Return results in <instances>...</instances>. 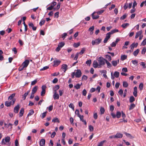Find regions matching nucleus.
<instances>
[{"mask_svg": "<svg viewBox=\"0 0 146 146\" xmlns=\"http://www.w3.org/2000/svg\"><path fill=\"white\" fill-rule=\"evenodd\" d=\"M105 60L102 57H100L98 60V61L99 62V68H100L101 66L105 64Z\"/></svg>", "mask_w": 146, "mask_h": 146, "instance_id": "1", "label": "nucleus"}, {"mask_svg": "<svg viewBox=\"0 0 146 146\" xmlns=\"http://www.w3.org/2000/svg\"><path fill=\"white\" fill-rule=\"evenodd\" d=\"M15 101V99H13L10 102L6 101L5 102V105L7 107H9L11 105H13Z\"/></svg>", "mask_w": 146, "mask_h": 146, "instance_id": "2", "label": "nucleus"}, {"mask_svg": "<svg viewBox=\"0 0 146 146\" xmlns=\"http://www.w3.org/2000/svg\"><path fill=\"white\" fill-rule=\"evenodd\" d=\"M102 40V39L99 38L95 40H92V44L93 45L95 44L98 45L100 43Z\"/></svg>", "mask_w": 146, "mask_h": 146, "instance_id": "3", "label": "nucleus"}, {"mask_svg": "<svg viewBox=\"0 0 146 146\" xmlns=\"http://www.w3.org/2000/svg\"><path fill=\"white\" fill-rule=\"evenodd\" d=\"M64 42H61L59 43L58 45V47L56 49V50L58 52H59L61 48L64 46Z\"/></svg>", "mask_w": 146, "mask_h": 146, "instance_id": "4", "label": "nucleus"}, {"mask_svg": "<svg viewBox=\"0 0 146 146\" xmlns=\"http://www.w3.org/2000/svg\"><path fill=\"white\" fill-rule=\"evenodd\" d=\"M138 43H133L130 46L131 49L129 50V52H133L134 48L137 47L138 46Z\"/></svg>", "mask_w": 146, "mask_h": 146, "instance_id": "5", "label": "nucleus"}, {"mask_svg": "<svg viewBox=\"0 0 146 146\" xmlns=\"http://www.w3.org/2000/svg\"><path fill=\"white\" fill-rule=\"evenodd\" d=\"M10 141V137L7 136L5 138V139H3L2 141V144H5L9 142Z\"/></svg>", "mask_w": 146, "mask_h": 146, "instance_id": "6", "label": "nucleus"}, {"mask_svg": "<svg viewBox=\"0 0 146 146\" xmlns=\"http://www.w3.org/2000/svg\"><path fill=\"white\" fill-rule=\"evenodd\" d=\"M46 88V86L45 85H43L42 86V91L41 93V95L42 96H44L45 93V89Z\"/></svg>", "mask_w": 146, "mask_h": 146, "instance_id": "7", "label": "nucleus"}, {"mask_svg": "<svg viewBox=\"0 0 146 146\" xmlns=\"http://www.w3.org/2000/svg\"><path fill=\"white\" fill-rule=\"evenodd\" d=\"M29 63V60H26L22 64V65L25 68H26Z\"/></svg>", "mask_w": 146, "mask_h": 146, "instance_id": "8", "label": "nucleus"}, {"mask_svg": "<svg viewBox=\"0 0 146 146\" xmlns=\"http://www.w3.org/2000/svg\"><path fill=\"white\" fill-rule=\"evenodd\" d=\"M61 61L59 60H55L54 62V64L53 66L56 67L58 66L60 63Z\"/></svg>", "mask_w": 146, "mask_h": 146, "instance_id": "9", "label": "nucleus"}, {"mask_svg": "<svg viewBox=\"0 0 146 146\" xmlns=\"http://www.w3.org/2000/svg\"><path fill=\"white\" fill-rule=\"evenodd\" d=\"M81 72L80 70H78L75 76L77 78H79L81 76Z\"/></svg>", "mask_w": 146, "mask_h": 146, "instance_id": "10", "label": "nucleus"}, {"mask_svg": "<svg viewBox=\"0 0 146 146\" xmlns=\"http://www.w3.org/2000/svg\"><path fill=\"white\" fill-rule=\"evenodd\" d=\"M67 67L68 66L66 64H64L62 65L61 69H62L63 70L64 72H65L68 69Z\"/></svg>", "mask_w": 146, "mask_h": 146, "instance_id": "11", "label": "nucleus"}, {"mask_svg": "<svg viewBox=\"0 0 146 146\" xmlns=\"http://www.w3.org/2000/svg\"><path fill=\"white\" fill-rule=\"evenodd\" d=\"M119 60L117 59L116 60H113L111 62V63L113 66H116L117 64H119Z\"/></svg>", "mask_w": 146, "mask_h": 146, "instance_id": "12", "label": "nucleus"}, {"mask_svg": "<svg viewBox=\"0 0 146 146\" xmlns=\"http://www.w3.org/2000/svg\"><path fill=\"white\" fill-rule=\"evenodd\" d=\"M19 108H20L19 105V104H18L14 108V112L16 113H18V112H19Z\"/></svg>", "mask_w": 146, "mask_h": 146, "instance_id": "13", "label": "nucleus"}, {"mask_svg": "<svg viewBox=\"0 0 146 146\" xmlns=\"http://www.w3.org/2000/svg\"><path fill=\"white\" fill-rule=\"evenodd\" d=\"M29 25L30 28H32V29H33V31H35L36 30V27H34L33 23H29Z\"/></svg>", "mask_w": 146, "mask_h": 146, "instance_id": "14", "label": "nucleus"}, {"mask_svg": "<svg viewBox=\"0 0 146 146\" xmlns=\"http://www.w3.org/2000/svg\"><path fill=\"white\" fill-rule=\"evenodd\" d=\"M115 138H121L123 136L122 134L120 133H117L115 135Z\"/></svg>", "mask_w": 146, "mask_h": 146, "instance_id": "15", "label": "nucleus"}, {"mask_svg": "<svg viewBox=\"0 0 146 146\" xmlns=\"http://www.w3.org/2000/svg\"><path fill=\"white\" fill-rule=\"evenodd\" d=\"M137 89L136 87H135L134 88V92H133V95L135 97L137 96Z\"/></svg>", "mask_w": 146, "mask_h": 146, "instance_id": "16", "label": "nucleus"}, {"mask_svg": "<svg viewBox=\"0 0 146 146\" xmlns=\"http://www.w3.org/2000/svg\"><path fill=\"white\" fill-rule=\"evenodd\" d=\"M78 117L80 118L81 121L83 122L85 125H86V121L85 120H84V116L83 115H79Z\"/></svg>", "mask_w": 146, "mask_h": 146, "instance_id": "17", "label": "nucleus"}, {"mask_svg": "<svg viewBox=\"0 0 146 146\" xmlns=\"http://www.w3.org/2000/svg\"><path fill=\"white\" fill-rule=\"evenodd\" d=\"M40 146H44L45 145V140L44 139H42L40 142Z\"/></svg>", "mask_w": 146, "mask_h": 146, "instance_id": "18", "label": "nucleus"}, {"mask_svg": "<svg viewBox=\"0 0 146 146\" xmlns=\"http://www.w3.org/2000/svg\"><path fill=\"white\" fill-rule=\"evenodd\" d=\"M93 66L94 68H99V64L96 60H94L93 62Z\"/></svg>", "mask_w": 146, "mask_h": 146, "instance_id": "19", "label": "nucleus"}, {"mask_svg": "<svg viewBox=\"0 0 146 146\" xmlns=\"http://www.w3.org/2000/svg\"><path fill=\"white\" fill-rule=\"evenodd\" d=\"M95 12H94L92 14V18L94 19H98L99 17V16L98 15H97L96 16H95L94 15V14L95 13Z\"/></svg>", "mask_w": 146, "mask_h": 146, "instance_id": "20", "label": "nucleus"}, {"mask_svg": "<svg viewBox=\"0 0 146 146\" xmlns=\"http://www.w3.org/2000/svg\"><path fill=\"white\" fill-rule=\"evenodd\" d=\"M142 31H140L136 33L135 36V38H137L139 36L141 35L142 33Z\"/></svg>", "mask_w": 146, "mask_h": 146, "instance_id": "21", "label": "nucleus"}, {"mask_svg": "<svg viewBox=\"0 0 146 146\" xmlns=\"http://www.w3.org/2000/svg\"><path fill=\"white\" fill-rule=\"evenodd\" d=\"M105 61L107 64V67L108 68H110L112 67V65L107 60H105Z\"/></svg>", "mask_w": 146, "mask_h": 146, "instance_id": "22", "label": "nucleus"}, {"mask_svg": "<svg viewBox=\"0 0 146 146\" xmlns=\"http://www.w3.org/2000/svg\"><path fill=\"white\" fill-rule=\"evenodd\" d=\"M15 95V94H13L11 95H10L8 98V100L9 101H10L13 99H14L13 98L14 97Z\"/></svg>", "mask_w": 146, "mask_h": 146, "instance_id": "23", "label": "nucleus"}, {"mask_svg": "<svg viewBox=\"0 0 146 146\" xmlns=\"http://www.w3.org/2000/svg\"><path fill=\"white\" fill-rule=\"evenodd\" d=\"M24 113V109L23 108L21 109L19 112V117H21Z\"/></svg>", "mask_w": 146, "mask_h": 146, "instance_id": "24", "label": "nucleus"}, {"mask_svg": "<svg viewBox=\"0 0 146 146\" xmlns=\"http://www.w3.org/2000/svg\"><path fill=\"white\" fill-rule=\"evenodd\" d=\"M53 97L54 100L58 99L59 98V96L58 94H54L53 95Z\"/></svg>", "mask_w": 146, "mask_h": 146, "instance_id": "25", "label": "nucleus"}, {"mask_svg": "<svg viewBox=\"0 0 146 146\" xmlns=\"http://www.w3.org/2000/svg\"><path fill=\"white\" fill-rule=\"evenodd\" d=\"M38 89L37 86H35L32 89V93L35 94L37 91Z\"/></svg>", "mask_w": 146, "mask_h": 146, "instance_id": "26", "label": "nucleus"}, {"mask_svg": "<svg viewBox=\"0 0 146 146\" xmlns=\"http://www.w3.org/2000/svg\"><path fill=\"white\" fill-rule=\"evenodd\" d=\"M52 121L54 123L58 122L59 123L60 121L56 117L54 118L52 120Z\"/></svg>", "mask_w": 146, "mask_h": 146, "instance_id": "27", "label": "nucleus"}, {"mask_svg": "<svg viewBox=\"0 0 146 146\" xmlns=\"http://www.w3.org/2000/svg\"><path fill=\"white\" fill-rule=\"evenodd\" d=\"M106 142V140H104L102 141H101L98 143V146H102L104 143Z\"/></svg>", "mask_w": 146, "mask_h": 146, "instance_id": "28", "label": "nucleus"}, {"mask_svg": "<svg viewBox=\"0 0 146 146\" xmlns=\"http://www.w3.org/2000/svg\"><path fill=\"white\" fill-rule=\"evenodd\" d=\"M30 91V90L28 91L26 93H25V94H24L23 96V99L24 100L25 99L26 96L28 95Z\"/></svg>", "mask_w": 146, "mask_h": 146, "instance_id": "29", "label": "nucleus"}, {"mask_svg": "<svg viewBox=\"0 0 146 146\" xmlns=\"http://www.w3.org/2000/svg\"><path fill=\"white\" fill-rule=\"evenodd\" d=\"M119 72L117 71H115L114 74V76L116 78H117L119 77Z\"/></svg>", "mask_w": 146, "mask_h": 146, "instance_id": "30", "label": "nucleus"}, {"mask_svg": "<svg viewBox=\"0 0 146 146\" xmlns=\"http://www.w3.org/2000/svg\"><path fill=\"white\" fill-rule=\"evenodd\" d=\"M128 85V84L127 82L126 81H123V87L126 88Z\"/></svg>", "mask_w": 146, "mask_h": 146, "instance_id": "31", "label": "nucleus"}, {"mask_svg": "<svg viewBox=\"0 0 146 146\" xmlns=\"http://www.w3.org/2000/svg\"><path fill=\"white\" fill-rule=\"evenodd\" d=\"M139 49H137L135 51L133 52V54L135 56H136L138 54L139 52Z\"/></svg>", "mask_w": 146, "mask_h": 146, "instance_id": "32", "label": "nucleus"}, {"mask_svg": "<svg viewBox=\"0 0 146 146\" xmlns=\"http://www.w3.org/2000/svg\"><path fill=\"white\" fill-rule=\"evenodd\" d=\"M86 50V48H82L81 50V51L79 52H78L79 54L81 55L83 54Z\"/></svg>", "mask_w": 146, "mask_h": 146, "instance_id": "33", "label": "nucleus"}, {"mask_svg": "<svg viewBox=\"0 0 146 146\" xmlns=\"http://www.w3.org/2000/svg\"><path fill=\"white\" fill-rule=\"evenodd\" d=\"M129 25V24L128 23H126L123 24L121 26L124 28H126Z\"/></svg>", "mask_w": 146, "mask_h": 146, "instance_id": "34", "label": "nucleus"}, {"mask_svg": "<svg viewBox=\"0 0 146 146\" xmlns=\"http://www.w3.org/2000/svg\"><path fill=\"white\" fill-rule=\"evenodd\" d=\"M124 133L127 137H129L131 139H132L133 138V136L129 133H127L126 132L125 133Z\"/></svg>", "mask_w": 146, "mask_h": 146, "instance_id": "35", "label": "nucleus"}, {"mask_svg": "<svg viewBox=\"0 0 146 146\" xmlns=\"http://www.w3.org/2000/svg\"><path fill=\"white\" fill-rule=\"evenodd\" d=\"M127 58V56L126 55H122L121 57V59L122 60H123L126 59Z\"/></svg>", "mask_w": 146, "mask_h": 146, "instance_id": "36", "label": "nucleus"}, {"mask_svg": "<svg viewBox=\"0 0 146 146\" xmlns=\"http://www.w3.org/2000/svg\"><path fill=\"white\" fill-rule=\"evenodd\" d=\"M135 100L133 96H131L129 98V102L130 103H132Z\"/></svg>", "mask_w": 146, "mask_h": 146, "instance_id": "37", "label": "nucleus"}, {"mask_svg": "<svg viewBox=\"0 0 146 146\" xmlns=\"http://www.w3.org/2000/svg\"><path fill=\"white\" fill-rule=\"evenodd\" d=\"M34 113V111L33 110H29V112L28 115V116H29L32 115Z\"/></svg>", "mask_w": 146, "mask_h": 146, "instance_id": "38", "label": "nucleus"}, {"mask_svg": "<svg viewBox=\"0 0 146 146\" xmlns=\"http://www.w3.org/2000/svg\"><path fill=\"white\" fill-rule=\"evenodd\" d=\"M106 58L108 60L111 61V57L108 54H106L105 55Z\"/></svg>", "mask_w": 146, "mask_h": 146, "instance_id": "39", "label": "nucleus"}, {"mask_svg": "<svg viewBox=\"0 0 146 146\" xmlns=\"http://www.w3.org/2000/svg\"><path fill=\"white\" fill-rule=\"evenodd\" d=\"M121 113L119 111H117L116 114L117 117L118 118H119L121 116Z\"/></svg>", "mask_w": 146, "mask_h": 146, "instance_id": "40", "label": "nucleus"}, {"mask_svg": "<svg viewBox=\"0 0 146 146\" xmlns=\"http://www.w3.org/2000/svg\"><path fill=\"white\" fill-rule=\"evenodd\" d=\"M135 106V105L133 104H131L129 106V110H131L133 109Z\"/></svg>", "mask_w": 146, "mask_h": 146, "instance_id": "41", "label": "nucleus"}, {"mask_svg": "<svg viewBox=\"0 0 146 146\" xmlns=\"http://www.w3.org/2000/svg\"><path fill=\"white\" fill-rule=\"evenodd\" d=\"M111 34H112L110 32L107 33L106 34V37L107 38H108L109 39L110 38L111 35Z\"/></svg>", "mask_w": 146, "mask_h": 146, "instance_id": "42", "label": "nucleus"}, {"mask_svg": "<svg viewBox=\"0 0 146 146\" xmlns=\"http://www.w3.org/2000/svg\"><path fill=\"white\" fill-rule=\"evenodd\" d=\"M91 60L89 59L87 60L86 62V64L90 66L91 63Z\"/></svg>", "mask_w": 146, "mask_h": 146, "instance_id": "43", "label": "nucleus"}, {"mask_svg": "<svg viewBox=\"0 0 146 146\" xmlns=\"http://www.w3.org/2000/svg\"><path fill=\"white\" fill-rule=\"evenodd\" d=\"M143 83H141L139 85V88L140 90H143Z\"/></svg>", "mask_w": 146, "mask_h": 146, "instance_id": "44", "label": "nucleus"}, {"mask_svg": "<svg viewBox=\"0 0 146 146\" xmlns=\"http://www.w3.org/2000/svg\"><path fill=\"white\" fill-rule=\"evenodd\" d=\"M100 111L101 114L104 113L105 112V110L104 108L102 107L100 109Z\"/></svg>", "mask_w": 146, "mask_h": 146, "instance_id": "45", "label": "nucleus"}, {"mask_svg": "<svg viewBox=\"0 0 146 146\" xmlns=\"http://www.w3.org/2000/svg\"><path fill=\"white\" fill-rule=\"evenodd\" d=\"M119 32V30H118L116 29H115L112 30L110 31L111 33L112 34H113V33H115L117 32Z\"/></svg>", "mask_w": 146, "mask_h": 146, "instance_id": "46", "label": "nucleus"}, {"mask_svg": "<svg viewBox=\"0 0 146 146\" xmlns=\"http://www.w3.org/2000/svg\"><path fill=\"white\" fill-rule=\"evenodd\" d=\"M45 22V21L44 20H42L39 23V25L41 26L44 25Z\"/></svg>", "mask_w": 146, "mask_h": 146, "instance_id": "47", "label": "nucleus"}, {"mask_svg": "<svg viewBox=\"0 0 146 146\" xmlns=\"http://www.w3.org/2000/svg\"><path fill=\"white\" fill-rule=\"evenodd\" d=\"M80 45V43L79 42L74 43L73 45V46L75 48H77Z\"/></svg>", "mask_w": 146, "mask_h": 146, "instance_id": "48", "label": "nucleus"}, {"mask_svg": "<svg viewBox=\"0 0 146 146\" xmlns=\"http://www.w3.org/2000/svg\"><path fill=\"white\" fill-rule=\"evenodd\" d=\"M74 88L76 89H78L80 88V85L78 84L74 86Z\"/></svg>", "mask_w": 146, "mask_h": 146, "instance_id": "49", "label": "nucleus"}, {"mask_svg": "<svg viewBox=\"0 0 146 146\" xmlns=\"http://www.w3.org/2000/svg\"><path fill=\"white\" fill-rule=\"evenodd\" d=\"M132 62L133 64L135 66L137 65L138 62L136 60H133L132 61Z\"/></svg>", "mask_w": 146, "mask_h": 146, "instance_id": "50", "label": "nucleus"}, {"mask_svg": "<svg viewBox=\"0 0 146 146\" xmlns=\"http://www.w3.org/2000/svg\"><path fill=\"white\" fill-rule=\"evenodd\" d=\"M146 44V38L144 39L141 43V45L144 46Z\"/></svg>", "mask_w": 146, "mask_h": 146, "instance_id": "51", "label": "nucleus"}, {"mask_svg": "<svg viewBox=\"0 0 146 146\" xmlns=\"http://www.w3.org/2000/svg\"><path fill=\"white\" fill-rule=\"evenodd\" d=\"M69 107L71 108L73 110L74 109V106L73 104L71 103L69 105Z\"/></svg>", "mask_w": 146, "mask_h": 146, "instance_id": "52", "label": "nucleus"}, {"mask_svg": "<svg viewBox=\"0 0 146 146\" xmlns=\"http://www.w3.org/2000/svg\"><path fill=\"white\" fill-rule=\"evenodd\" d=\"M82 94L84 96H86L87 94L86 90L84 89L82 91Z\"/></svg>", "mask_w": 146, "mask_h": 146, "instance_id": "53", "label": "nucleus"}, {"mask_svg": "<svg viewBox=\"0 0 146 146\" xmlns=\"http://www.w3.org/2000/svg\"><path fill=\"white\" fill-rule=\"evenodd\" d=\"M46 112H44L42 114L41 117L42 119L44 118L46 115Z\"/></svg>", "mask_w": 146, "mask_h": 146, "instance_id": "54", "label": "nucleus"}, {"mask_svg": "<svg viewBox=\"0 0 146 146\" xmlns=\"http://www.w3.org/2000/svg\"><path fill=\"white\" fill-rule=\"evenodd\" d=\"M79 54V53L78 52L77 53H76V54L75 56L74 59V60H76L78 58V57Z\"/></svg>", "mask_w": 146, "mask_h": 146, "instance_id": "55", "label": "nucleus"}, {"mask_svg": "<svg viewBox=\"0 0 146 146\" xmlns=\"http://www.w3.org/2000/svg\"><path fill=\"white\" fill-rule=\"evenodd\" d=\"M89 129L90 131H92L94 130V128L91 125H90L89 126Z\"/></svg>", "mask_w": 146, "mask_h": 146, "instance_id": "56", "label": "nucleus"}, {"mask_svg": "<svg viewBox=\"0 0 146 146\" xmlns=\"http://www.w3.org/2000/svg\"><path fill=\"white\" fill-rule=\"evenodd\" d=\"M37 80H35L31 82V85H33L35 84L37 82Z\"/></svg>", "mask_w": 146, "mask_h": 146, "instance_id": "57", "label": "nucleus"}, {"mask_svg": "<svg viewBox=\"0 0 146 146\" xmlns=\"http://www.w3.org/2000/svg\"><path fill=\"white\" fill-rule=\"evenodd\" d=\"M118 93L121 96L123 94V91L121 89L119 90Z\"/></svg>", "mask_w": 146, "mask_h": 146, "instance_id": "58", "label": "nucleus"}, {"mask_svg": "<svg viewBox=\"0 0 146 146\" xmlns=\"http://www.w3.org/2000/svg\"><path fill=\"white\" fill-rule=\"evenodd\" d=\"M146 51V48L145 47L143 48L141 51V54H144Z\"/></svg>", "mask_w": 146, "mask_h": 146, "instance_id": "59", "label": "nucleus"}, {"mask_svg": "<svg viewBox=\"0 0 146 146\" xmlns=\"http://www.w3.org/2000/svg\"><path fill=\"white\" fill-rule=\"evenodd\" d=\"M25 68L21 65V66H20L19 68V71H21L22 70Z\"/></svg>", "mask_w": 146, "mask_h": 146, "instance_id": "60", "label": "nucleus"}, {"mask_svg": "<svg viewBox=\"0 0 146 146\" xmlns=\"http://www.w3.org/2000/svg\"><path fill=\"white\" fill-rule=\"evenodd\" d=\"M49 68V67L47 66H46L45 67H43L40 70V71H42V70H46L47 69H48Z\"/></svg>", "mask_w": 146, "mask_h": 146, "instance_id": "61", "label": "nucleus"}, {"mask_svg": "<svg viewBox=\"0 0 146 146\" xmlns=\"http://www.w3.org/2000/svg\"><path fill=\"white\" fill-rule=\"evenodd\" d=\"M127 15L126 14L123 15L122 17H121L120 19L123 20L125 19L127 17Z\"/></svg>", "mask_w": 146, "mask_h": 146, "instance_id": "62", "label": "nucleus"}, {"mask_svg": "<svg viewBox=\"0 0 146 146\" xmlns=\"http://www.w3.org/2000/svg\"><path fill=\"white\" fill-rule=\"evenodd\" d=\"M94 117L95 119H96L98 117L97 113H95L94 114Z\"/></svg>", "mask_w": 146, "mask_h": 146, "instance_id": "63", "label": "nucleus"}, {"mask_svg": "<svg viewBox=\"0 0 146 146\" xmlns=\"http://www.w3.org/2000/svg\"><path fill=\"white\" fill-rule=\"evenodd\" d=\"M59 86L58 85H57L54 87L53 88V89H55L56 90H57L59 88Z\"/></svg>", "mask_w": 146, "mask_h": 146, "instance_id": "64", "label": "nucleus"}]
</instances>
